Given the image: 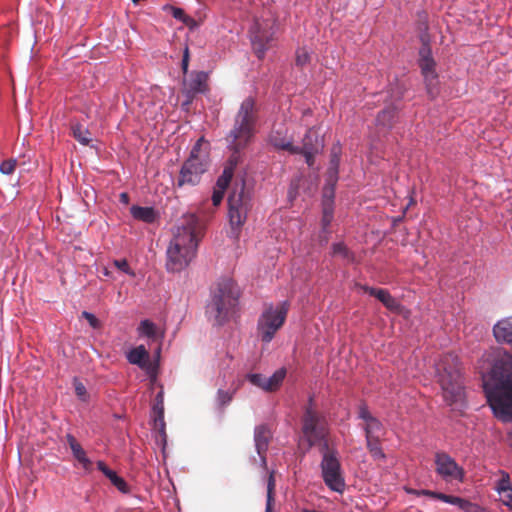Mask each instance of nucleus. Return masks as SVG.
I'll return each instance as SVG.
<instances>
[{"label": "nucleus", "mask_w": 512, "mask_h": 512, "mask_svg": "<svg viewBox=\"0 0 512 512\" xmlns=\"http://www.w3.org/2000/svg\"><path fill=\"white\" fill-rule=\"evenodd\" d=\"M183 24L186 25L191 31L196 30L199 27V23L189 15H187Z\"/></svg>", "instance_id": "54"}, {"label": "nucleus", "mask_w": 512, "mask_h": 512, "mask_svg": "<svg viewBox=\"0 0 512 512\" xmlns=\"http://www.w3.org/2000/svg\"><path fill=\"white\" fill-rule=\"evenodd\" d=\"M405 492L409 495H414L419 497L420 496V489H414V488H407L405 487Z\"/></svg>", "instance_id": "59"}, {"label": "nucleus", "mask_w": 512, "mask_h": 512, "mask_svg": "<svg viewBox=\"0 0 512 512\" xmlns=\"http://www.w3.org/2000/svg\"><path fill=\"white\" fill-rule=\"evenodd\" d=\"M304 151L320 153L324 148V140L314 127L309 128L302 139Z\"/></svg>", "instance_id": "21"}, {"label": "nucleus", "mask_w": 512, "mask_h": 512, "mask_svg": "<svg viewBox=\"0 0 512 512\" xmlns=\"http://www.w3.org/2000/svg\"><path fill=\"white\" fill-rule=\"evenodd\" d=\"M396 116L397 108L394 106H387L378 113L376 117V123L377 125L391 129L395 122Z\"/></svg>", "instance_id": "25"}, {"label": "nucleus", "mask_w": 512, "mask_h": 512, "mask_svg": "<svg viewBox=\"0 0 512 512\" xmlns=\"http://www.w3.org/2000/svg\"><path fill=\"white\" fill-rule=\"evenodd\" d=\"M289 140L278 130L272 131L269 135V143L278 150H284Z\"/></svg>", "instance_id": "33"}, {"label": "nucleus", "mask_w": 512, "mask_h": 512, "mask_svg": "<svg viewBox=\"0 0 512 512\" xmlns=\"http://www.w3.org/2000/svg\"><path fill=\"white\" fill-rule=\"evenodd\" d=\"M73 386H74L75 394L78 397V399L83 402L88 401L89 396H88L86 387L78 378H74Z\"/></svg>", "instance_id": "41"}, {"label": "nucleus", "mask_w": 512, "mask_h": 512, "mask_svg": "<svg viewBox=\"0 0 512 512\" xmlns=\"http://www.w3.org/2000/svg\"><path fill=\"white\" fill-rule=\"evenodd\" d=\"M490 367L483 374V390L493 415L512 423V354L498 349L490 356Z\"/></svg>", "instance_id": "1"}, {"label": "nucleus", "mask_w": 512, "mask_h": 512, "mask_svg": "<svg viewBox=\"0 0 512 512\" xmlns=\"http://www.w3.org/2000/svg\"><path fill=\"white\" fill-rule=\"evenodd\" d=\"M436 376L449 406H462L464 402V384L457 356L443 355L435 364Z\"/></svg>", "instance_id": "4"}, {"label": "nucleus", "mask_w": 512, "mask_h": 512, "mask_svg": "<svg viewBox=\"0 0 512 512\" xmlns=\"http://www.w3.org/2000/svg\"><path fill=\"white\" fill-rule=\"evenodd\" d=\"M130 214L135 220L146 224L154 223L159 217V213L152 206L132 205L130 207Z\"/></svg>", "instance_id": "20"}, {"label": "nucleus", "mask_w": 512, "mask_h": 512, "mask_svg": "<svg viewBox=\"0 0 512 512\" xmlns=\"http://www.w3.org/2000/svg\"><path fill=\"white\" fill-rule=\"evenodd\" d=\"M258 123V107L252 96L246 97L234 117L233 128L226 136L232 137V142L241 140L242 143H250L256 133Z\"/></svg>", "instance_id": "5"}, {"label": "nucleus", "mask_w": 512, "mask_h": 512, "mask_svg": "<svg viewBox=\"0 0 512 512\" xmlns=\"http://www.w3.org/2000/svg\"><path fill=\"white\" fill-rule=\"evenodd\" d=\"M113 265L123 273L131 277L135 276V272L130 268L128 261L126 259H115L113 261Z\"/></svg>", "instance_id": "43"}, {"label": "nucleus", "mask_w": 512, "mask_h": 512, "mask_svg": "<svg viewBox=\"0 0 512 512\" xmlns=\"http://www.w3.org/2000/svg\"><path fill=\"white\" fill-rule=\"evenodd\" d=\"M286 368L281 367L277 369L270 377L266 378L265 391L272 392L278 389L286 377Z\"/></svg>", "instance_id": "28"}, {"label": "nucleus", "mask_w": 512, "mask_h": 512, "mask_svg": "<svg viewBox=\"0 0 512 512\" xmlns=\"http://www.w3.org/2000/svg\"><path fill=\"white\" fill-rule=\"evenodd\" d=\"M250 207V197L245 194L243 183L239 191L234 190L228 197V217L232 238H238L240 229L246 222Z\"/></svg>", "instance_id": "8"}, {"label": "nucleus", "mask_w": 512, "mask_h": 512, "mask_svg": "<svg viewBox=\"0 0 512 512\" xmlns=\"http://www.w3.org/2000/svg\"><path fill=\"white\" fill-rule=\"evenodd\" d=\"M301 431L307 448L315 447L320 440L328 437L329 428L326 417L323 414H315L309 408L301 417Z\"/></svg>", "instance_id": "9"}, {"label": "nucleus", "mask_w": 512, "mask_h": 512, "mask_svg": "<svg viewBox=\"0 0 512 512\" xmlns=\"http://www.w3.org/2000/svg\"><path fill=\"white\" fill-rule=\"evenodd\" d=\"M493 335L498 343L507 344L512 348V315L494 324Z\"/></svg>", "instance_id": "17"}, {"label": "nucleus", "mask_w": 512, "mask_h": 512, "mask_svg": "<svg viewBox=\"0 0 512 512\" xmlns=\"http://www.w3.org/2000/svg\"><path fill=\"white\" fill-rule=\"evenodd\" d=\"M232 393L219 389L217 392V401L220 406H226L228 405L232 400Z\"/></svg>", "instance_id": "46"}, {"label": "nucleus", "mask_w": 512, "mask_h": 512, "mask_svg": "<svg viewBox=\"0 0 512 512\" xmlns=\"http://www.w3.org/2000/svg\"><path fill=\"white\" fill-rule=\"evenodd\" d=\"M274 489H275V479L273 475V471L270 473L267 481V499H266V508L265 512L273 511V502H274Z\"/></svg>", "instance_id": "35"}, {"label": "nucleus", "mask_w": 512, "mask_h": 512, "mask_svg": "<svg viewBox=\"0 0 512 512\" xmlns=\"http://www.w3.org/2000/svg\"><path fill=\"white\" fill-rule=\"evenodd\" d=\"M208 169L209 162H198L193 158H187L180 168L177 187L197 186Z\"/></svg>", "instance_id": "14"}, {"label": "nucleus", "mask_w": 512, "mask_h": 512, "mask_svg": "<svg viewBox=\"0 0 512 512\" xmlns=\"http://www.w3.org/2000/svg\"><path fill=\"white\" fill-rule=\"evenodd\" d=\"M342 148L339 142L334 144L330 150V159L325 178H329L331 182H338L339 167L341 162Z\"/></svg>", "instance_id": "19"}, {"label": "nucleus", "mask_w": 512, "mask_h": 512, "mask_svg": "<svg viewBox=\"0 0 512 512\" xmlns=\"http://www.w3.org/2000/svg\"><path fill=\"white\" fill-rule=\"evenodd\" d=\"M285 151H288L290 154H303L304 150L302 146L293 145L291 140L288 142V146L285 147Z\"/></svg>", "instance_id": "52"}, {"label": "nucleus", "mask_w": 512, "mask_h": 512, "mask_svg": "<svg viewBox=\"0 0 512 512\" xmlns=\"http://www.w3.org/2000/svg\"><path fill=\"white\" fill-rule=\"evenodd\" d=\"M464 511L465 512H491V511L487 510L486 508H484L476 503H473L469 500L466 504Z\"/></svg>", "instance_id": "50"}, {"label": "nucleus", "mask_w": 512, "mask_h": 512, "mask_svg": "<svg viewBox=\"0 0 512 512\" xmlns=\"http://www.w3.org/2000/svg\"><path fill=\"white\" fill-rule=\"evenodd\" d=\"M310 61V54L305 49H299L296 53V65L303 67Z\"/></svg>", "instance_id": "45"}, {"label": "nucleus", "mask_w": 512, "mask_h": 512, "mask_svg": "<svg viewBox=\"0 0 512 512\" xmlns=\"http://www.w3.org/2000/svg\"><path fill=\"white\" fill-rule=\"evenodd\" d=\"M437 500H440L447 504L456 505L463 511L465 510L466 504L468 502V500L463 499L461 497L448 495L442 492H439Z\"/></svg>", "instance_id": "34"}, {"label": "nucleus", "mask_w": 512, "mask_h": 512, "mask_svg": "<svg viewBox=\"0 0 512 512\" xmlns=\"http://www.w3.org/2000/svg\"><path fill=\"white\" fill-rule=\"evenodd\" d=\"M435 471L447 483L456 481L462 483L465 471L455 459L446 452H437L434 456Z\"/></svg>", "instance_id": "13"}, {"label": "nucleus", "mask_w": 512, "mask_h": 512, "mask_svg": "<svg viewBox=\"0 0 512 512\" xmlns=\"http://www.w3.org/2000/svg\"><path fill=\"white\" fill-rule=\"evenodd\" d=\"M226 190H222L221 188L215 187L212 193V203L214 206H218L224 197V193Z\"/></svg>", "instance_id": "49"}, {"label": "nucleus", "mask_w": 512, "mask_h": 512, "mask_svg": "<svg viewBox=\"0 0 512 512\" xmlns=\"http://www.w3.org/2000/svg\"><path fill=\"white\" fill-rule=\"evenodd\" d=\"M358 418L365 422L363 431L365 433L366 448L374 460L385 461L386 454L382 449L381 440L385 435L383 423L372 415L368 406L362 403L358 407Z\"/></svg>", "instance_id": "7"}, {"label": "nucleus", "mask_w": 512, "mask_h": 512, "mask_svg": "<svg viewBox=\"0 0 512 512\" xmlns=\"http://www.w3.org/2000/svg\"><path fill=\"white\" fill-rule=\"evenodd\" d=\"M241 295L238 284L230 277H221L210 288L205 316L213 326H223L238 311Z\"/></svg>", "instance_id": "2"}, {"label": "nucleus", "mask_w": 512, "mask_h": 512, "mask_svg": "<svg viewBox=\"0 0 512 512\" xmlns=\"http://www.w3.org/2000/svg\"><path fill=\"white\" fill-rule=\"evenodd\" d=\"M120 202L123 203V204H128L129 203V196L126 192H122L120 194Z\"/></svg>", "instance_id": "61"}, {"label": "nucleus", "mask_w": 512, "mask_h": 512, "mask_svg": "<svg viewBox=\"0 0 512 512\" xmlns=\"http://www.w3.org/2000/svg\"><path fill=\"white\" fill-rule=\"evenodd\" d=\"M161 400H163V398H162V393L160 392V393H158V394H157V396H156V402H157V401H161Z\"/></svg>", "instance_id": "63"}, {"label": "nucleus", "mask_w": 512, "mask_h": 512, "mask_svg": "<svg viewBox=\"0 0 512 512\" xmlns=\"http://www.w3.org/2000/svg\"><path fill=\"white\" fill-rule=\"evenodd\" d=\"M96 465H97V469H98L99 471H101V472L105 475V477H107V478H108V477H110V475H111V474H112V472L114 471V470L110 469V468L105 464V462H104V461H102V460L97 461Z\"/></svg>", "instance_id": "51"}, {"label": "nucleus", "mask_w": 512, "mask_h": 512, "mask_svg": "<svg viewBox=\"0 0 512 512\" xmlns=\"http://www.w3.org/2000/svg\"><path fill=\"white\" fill-rule=\"evenodd\" d=\"M152 411L154 414V426L158 429L163 441H166L163 400L157 401Z\"/></svg>", "instance_id": "26"}, {"label": "nucleus", "mask_w": 512, "mask_h": 512, "mask_svg": "<svg viewBox=\"0 0 512 512\" xmlns=\"http://www.w3.org/2000/svg\"><path fill=\"white\" fill-rule=\"evenodd\" d=\"M316 446H319V450H320L322 457L327 453H329V454L335 453V456H338V452L336 449H334V448L330 449L328 437H324V439L320 440Z\"/></svg>", "instance_id": "47"}, {"label": "nucleus", "mask_w": 512, "mask_h": 512, "mask_svg": "<svg viewBox=\"0 0 512 512\" xmlns=\"http://www.w3.org/2000/svg\"><path fill=\"white\" fill-rule=\"evenodd\" d=\"M318 153L317 152H309V151H304L303 152V156L305 158V162L306 164L309 166V167H312L313 164H314V161H315V156L317 155Z\"/></svg>", "instance_id": "53"}, {"label": "nucleus", "mask_w": 512, "mask_h": 512, "mask_svg": "<svg viewBox=\"0 0 512 512\" xmlns=\"http://www.w3.org/2000/svg\"><path fill=\"white\" fill-rule=\"evenodd\" d=\"M337 182L329 181V178H325V184L323 187V199L322 204L334 205L335 187Z\"/></svg>", "instance_id": "31"}, {"label": "nucleus", "mask_w": 512, "mask_h": 512, "mask_svg": "<svg viewBox=\"0 0 512 512\" xmlns=\"http://www.w3.org/2000/svg\"><path fill=\"white\" fill-rule=\"evenodd\" d=\"M126 358L130 364L144 368L149 360V353L144 345H139L129 350L126 354Z\"/></svg>", "instance_id": "23"}, {"label": "nucleus", "mask_w": 512, "mask_h": 512, "mask_svg": "<svg viewBox=\"0 0 512 512\" xmlns=\"http://www.w3.org/2000/svg\"><path fill=\"white\" fill-rule=\"evenodd\" d=\"M207 74L203 71L191 76L188 82V92L191 94L203 93L206 88Z\"/></svg>", "instance_id": "27"}, {"label": "nucleus", "mask_w": 512, "mask_h": 512, "mask_svg": "<svg viewBox=\"0 0 512 512\" xmlns=\"http://www.w3.org/2000/svg\"><path fill=\"white\" fill-rule=\"evenodd\" d=\"M311 409L312 412H314L315 414H321L319 411H317L316 409V406H315V402H314V396L313 395H310L308 397V401H307V405L304 407L303 409V412L304 411H307L308 409Z\"/></svg>", "instance_id": "55"}, {"label": "nucleus", "mask_w": 512, "mask_h": 512, "mask_svg": "<svg viewBox=\"0 0 512 512\" xmlns=\"http://www.w3.org/2000/svg\"><path fill=\"white\" fill-rule=\"evenodd\" d=\"M273 437L272 431L267 424H260L254 428V446L257 455L259 456L260 466L267 469V457L266 453L269 448V444Z\"/></svg>", "instance_id": "15"}, {"label": "nucleus", "mask_w": 512, "mask_h": 512, "mask_svg": "<svg viewBox=\"0 0 512 512\" xmlns=\"http://www.w3.org/2000/svg\"><path fill=\"white\" fill-rule=\"evenodd\" d=\"M502 503L512 510V490L501 496Z\"/></svg>", "instance_id": "56"}, {"label": "nucleus", "mask_w": 512, "mask_h": 512, "mask_svg": "<svg viewBox=\"0 0 512 512\" xmlns=\"http://www.w3.org/2000/svg\"><path fill=\"white\" fill-rule=\"evenodd\" d=\"M20 449H21L22 453H24L26 450L29 449V447H28V445L21 444Z\"/></svg>", "instance_id": "62"}, {"label": "nucleus", "mask_w": 512, "mask_h": 512, "mask_svg": "<svg viewBox=\"0 0 512 512\" xmlns=\"http://www.w3.org/2000/svg\"><path fill=\"white\" fill-rule=\"evenodd\" d=\"M359 287L370 296L377 298L388 310L398 312L401 309V303L387 289L368 285H359Z\"/></svg>", "instance_id": "16"}, {"label": "nucleus", "mask_w": 512, "mask_h": 512, "mask_svg": "<svg viewBox=\"0 0 512 512\" xmlns=\"http://www.w3.org/2000/svg\"><path fill=\"white\" fill-rule=\"evenodd\" d=\"M500 473L502 477L497 481L495 490L502 496L503 494L509 493L510 490H512V486L509 474L504 470H500Z\"/></svg>", "instance_id": "32"}, {"label": "nucleus", "mask_w": 512, "mask_h": 512, "mask_svg": "<svg viewBox=\"0 0 512 512\" xmlns=\"http://www.w3.org/2000/svg\"><path fill=\"white\" fill-rule=\"evenodd\" d=\"M189 63V50L188 47L185 48L182 58V69L184 72H187Z\"/></svg>", "instance_id": "57"}, {"label": "nucleus", "mask_w": 512, "mask_h": 512, "mask_svg": "<svg viewBox=\"0 0 512 512\" xmlns=\"http://www.w3.org/2000/svg\"><path fill=\"white\" fill-rule=\"evenodd\" d=\"M16 167V160L14 159H8L3 161L0 164V172L5 175H10L13 173Z\"/></svg>", "instance_id": "44"}, {"label": "nucleus", "mask_w": 512, "mask_h": 512, "mask_svg": "<svg viewBox=\"0 0 512 512\" xmlns=\"http://www.w3.org/2000/svg\"><path fill=\"white\" fill-rule=\"evenodd\" d=\"M234 172L230 168H224L221 175L216 180V187L226 190L233 178Z\"/></svg>", "instance_id": "38"}, {"label": "nucleus", "mask_w": 512, "mask_h": 512, "mask_svg": "<svg viewBox=\"0 0 512 512\" xmlns=\"http://www.w3.org/2000/svg\"><path fill=\"white\" fill-rule=\"evenodd\" d=\"M138 333L140 336L154 338L156 336V326L151 320L144 319L140 322Z\"/></svg>", "instance_id": "36"}, {"label": "nucleus", "mask_w": 512, "mask_h": 512, "mask_svg": "<svg viewBox=\"0 0 512 512\" xmlns=\"http://www.w3.org/2000/svg\"><path fill=\"white\" fill-rule=\"evenodd\" d=\"M103 274H104L105 276H107V277H108V276H110V272H109V270H108L107 268H104V269H103Z\"/></svg>", "instance_id": "64"}, {"label": "nucleus", "mask_w": 512, "mask_h": 512, "mask_svg": "<svg viewBox=\"0 0 512 512\" xmlns=\"http://www.w3.org/2000/svg\"><path fill=\"white\" fill-rule=\"evenodd\" d=\"M250 41L258 59H263L272 46L276 29L269 20L255 21L250 28Z\"/></svg>", "instance_id": "10"}, {"label": "nucleus", "mask_w": 512, "mask_h": 512, "mask_svg": "<svg viewBox=\"0 0 512 512\" xmlns=\"http://www.w3.org/2000/svg\"><path fill=\"white\" fill-rule=\"evenodd\" d=\"M418 65L421 69L427 92L434 97L437 93L438 74L435 70L436 62L433 59L432 50L428 42H423L419 49Z\"/></svg>", "instance_id": "12"}, {"label": "nucleus", "mask_w": 512, "mask_h": 512, "mask_svg": "<svg viewBox=\"0 0 512 512\" xmlns=\"http://www.w3.org/2000/svg\"><path fill=\"white\" fill-rule=\"evenodd\" d=\"M329 235L330 234L322 233V230H321L320 231V235H319L320 243L321 244H327L328 239H329Z\"/></svg>", "instance_id": "60"}, {"label": "nucleus", "mask_w": 512, "mask_h": 512, "mask_svg": "<svg viewBox=\"0 0 512 512\" xmlns=\"http://www.w3.org/2000/svg\"><path fill=\"white\" fill-rule=\"evenodd\" d=\"M227 149L231 152V155L226 161L224 168H230L231 171L235 172V169L241 161V151L244 150L249 143H242V141L236 140L232 142V137L226 136Z\"/></svg>", "instance_id": "18"}, {"label": "nucleus", "mask_w": 512, "mask_h": 512, "mask_svg": "<svg viewBox=\"0 0 512 512\" xmlns=\"http://www.w3.org/2000/svg\"><path fill=\"white\" fill-rule=\"evenodd\" d=\"M110 482L113 486H115L119 492L123 494H129L130 493V486L126 482V480L119 476L115 471L112 472L110 477H108Z\"/></svg>", "instance_id": "37"}, {"label": "nucleus", "mask_w": 512, "mask_h": 512, "mask_svg": "<svg viewBox=\"0 0 512 512\" xmlns=\"http://www.w3.org/2000/svg\"><path fill=\"white\" fill-rule=\"evenodd\" d=\"M438 495H439V492H437V491H432V490H427V489H420V496H427V497H430V498L437 499Z\"/></svg>", "instance_id": "58"}, {"label": "nucleus", "mask_w": 512, "mask_h": 512, "mask_svg": "<svg viewBox=\"0 0 512 512\" xmlns=\"http://www.w3.org/2000/svg\"><path fill=\"white\" fill-rule=\"evenodd\" d=\"M199 218L195 214L184 217V223L178 228V233L170 242L166 255V269L168 272H180L184 270L196 254L198 247L197 231Z\"/></svg>", "instance_id": "3"}, {"label": "nucleus", "mask_w": 512, "mask_h": 512, "mask_svg": "<svg viewBox=\"0 0 512 512\" xmlns=\"http://www.w3.org/2000/svg\"><path fill=\"white\" fill-rule=\"evenodd\" d=\"M330 253L331 256L339 257L348 264L353 263L355 261V254L348 248V246L343 241L332 243Z\"/></svg>", "instance_id": "24"}, {"label": "nucleus", "mask_w": 512, "mask_h": 512, "mask_svg": "<svg viewBox=\"0 0 512 512\" xmlns=\"http://www.w3.org/2000/svg\"><path fill=\"white\" fill-rule=\"evenodd\" d=\"M82 317L85 318L87 320V322L89 323V325L96 329L100 326V322L99 320L97 319V317L91 313V312H88V311H83L82 312Z\"/></svg>", "instance_id": "48"}, {"label": "nucleus", "mask_w": 512, "mask_h": 512, "mask_svg": "<svg viewBox=\"0 0 512 512\" xmlns=\"http://www.w3.org/2000/svg\"><path fill=\"white\" fill-rule=\"evenodd\" d=\"M67 444L69 445L73 457L82 465L85 470L91 466V460L87 457L85 450L77 442L72 434L66 435Z\"/></svg>", "instance_id": "22"}, {"label": "nucleus", "mask_w": 512, "mask_h": 512, "mask_svg": "<svg viewBox=\"0 0 512 512\" xmlns=\"http://www.w3.org/2000/svg\"><path fill=\"white\" fill-rule=\"evenodd\" d=\"M246 379L253 384L254 386H257L265 391V381L266 377L263 374L260 373H248L246 375Z\"/></svg>", "instance_id": "42"}, {"label": "nucleus", "mask_w": 512, "mask_h": 512, "mask_svg": "<svg viewBox=\"0 0 512 512\" xmlns=\"http://www.w3.org/2000/svg\"><path fill=\"white\" fill-rule=\"evenodd\" d=\"M162 10L165 12L171 13L173 18L180 21L181 23H183L187 17V14L185 13V11L182 8H179V7L170 5V4L163 5Z\"/></svg>", "instance_id": "39"}, {"label": "nucleus", "mask_w": 512, "mask_h": 512, "mask_svg": "<svg viewBox=\"0 0 512 512\" xmlns=\"http://www.w3.org/2000/svg\"><path fill=\"white\" fill-rule=\"evenodd\" d=\"M203 142H204V137H200L195 142V144L193 145V147H192V149L190 151V154H189L188 158H193L194 161H198V162H209L207 157H202L200 155V150H201V146H202Z\"/></svg>", "instance_id": "40"}, {"label": "nucleus", "mask_w": 512, "mask_h": 512, "mask_svg": "<svg viewBox=\"0 0 512 512\" xmlns=\"http://www.w3.org/2000/svg\"><path fill=\"white\" fill-rule=\"evenodd\" d=\"M290 303L283 300L278 304H265L257 320V332L260 340L268 344L275 337L277 331L284 325L289 312Z\"/></svg>", "instance_id": "6"}, {"label": "nucleus", "mask_w": 512, "mask_h": 512, "mask_svg": "<svg viewBox=\"0 0 512 512\" xmlns=\"http://www.w3.org/2000/svg\"><path fill=\"white\" fill-rule=\"evenodd\" d=\"M334 218V205L322 204V218L321 226L322 233L330 234L329 226L331 225Z\"/></svg>", "instance_id": "30"}, {"label": "nucleus", "mask_w": 512, "mask_h": 512, "mask_svg": "<svg viewBox=\"0 0 512 512\" xmlns=\"http://www.w3.org/2000/svg\"><path fill=\"white\" fill-rule=\"evenodd\" d=\"M320 469L325 485L331 491L342 494L346 484L338 456H335V453L325 454L321 459Z\"/></svg>", "instance_id": "11"}, {"label": "nucleus", "mask_w": 512, "mask_h": 512, "mask_svg": "<svg viewBox=\"0 0 512 512\" xmlns=\"http://www.w3.org/2000/svg\"><path fill=\"white\" fill-rule=\"evenodd\" d=\"M72 136L83 146H89L92 138L90 131L83 125L77 123L72 125Z\"/></svg>", "instance_id": "29"}]
</instances>
